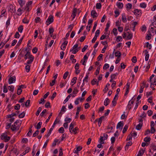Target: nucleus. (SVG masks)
<instances>
[{
    "label": "nucleus",
    "mask_w": 156,
    "mask_h": 156,
    "mask_svg": "<svg viewBox=\"0 0 156 156\" xmlns=\"http://www.w3.org/2000/svg\"><path fill=\"white\" fill-rule=\"evenodd\" d=\"M1 139L4 140L5 142H7L9 141L10 139L9 136H8L7 135L5 134H3L1 136Z\"/></svg>",
    "instance_id": "20e7f679"
},
{
    "label": "nucleus",
    "mask_w": 156,
    "mask_h": 156,
    "mask_svg": "<svg viewBox=\"0 0 156 156\" xmlns=\"http://www.w3.org/2000/svg\"><path fill=\"white\" fill-rule=\"evenodd\" d=\"M132 143L131 141H129L128 142L125 147V149L126 150V149H128V147L129 146H131L132 145Z\"/></svg>",
    "instance_id": "5701e85b"
},
{
    "label": "nucleus",
    "mask_w": 156,
    "mask_h": 156,
    "mask_svg": "<svg viewBox=\"0 0 156 156\" xmlns=\"http://www.w3.org/2000/svg\"><path fill=\"white\" fill-rule=\"evenodd\" d=\"M110 84H109V83H108L107 84V85L105 87L103 90V91L104 92H105L108 90V87L109 86H110Z\"/></svg>",
    "instance_id": "e2e57ef3"
},
{
    "label": "nucleus",
    "mask_w": 156,
    "mask_h": 156,
    "mask_svg": "<svg viewBox=\"0 0 156 156\" xmlns=\"http://www.w3.org/2000/svg\"><path fill=\"white\" fill-rule=\"evenodd\" d=\"M68 73L69 72L68 71H67L66 72H65L63 74V78L65 79H66L68 75Z\"/></svg>",
    "instance_id": "13d9d810"
},
{
    "label": "nucleus",
    "mask_w": 156,
    "mask_h": 156,
    "mask_svg": "<svg viewBox=\"0 0 156 156\" xmlns=\"http://www.w3.org/2000/svg\"><path fill=\"white\" fill-rule=\"evenodd\" d=\"M42 124V122H39L38 123L36 127V129H40L41 127Z\"/></svg>",
    "instance_id": "e433bc0d"
},
{
    "label": "nucleus",
    "mask_w": 156,
    "mask_h": 156,
    "mask_svg": "<svg viewBox=\"0 0 156 156\" xmlns=\"http://www.w3.org/2000/svg\"><path fill=\"white\" fill-rule=\"evenodd\" d=\"M146 84V83L145 82H143L140 85V88L141 89H144V88L145 87V85Z\"/></svg>",
    "instance_id": "4d7b16f0"
},
{
    "label": "nucleus",
    "mask_w": 156,
    "mask_h": 156,
    "mask_svg": "<svg viewBox=\"0 0 156 156\" xmlns=\"http://www.w3.org/2000/svg\"><path fill=\"white\" fill-rule=\"evenodd\" d=\"M29 58L30 59V60H28L27 63H24L25 64L28 65L31 64L34 61V57L32 55H30V56H29Z\"/></svg>",
    "instance_id": "0eeeda50"
},
{
    "label": "nucleus",
    "mask_w": 156,
    "mask_h": 156,
    "mask_svg": "<svg viewBox=\"0 0 156 156\" xmlns=\"http://www.w3.org/2000/svg\"><path fill=\"white\" fill-rule=\"evenodd\" d=\"M140 6L143 8H145L147 7V4L145 2L141 3L140 4Z\"/></svg>",
    "instance_id": "c85d7f7f"
},
{
    "label": "nucleus",
    "mask_w": 156,
    "mask_h": 156,
    "mask_svg": "<svg viewBox=\"0 0 156 156\" xmlns=\"http://www.w3.org/2000/svg\"><path fill=\"white\" fill-rule=\"evenodd\" d=\"M122 37L121 36H118L117 37L116 41L117 42H119V41H122Z\"/></svg>",
    "instance_id": "37998d69"
},
{
    "label": "nucleus",
    "mask_w": 156,
    "mask_h": 156,
    "mask_svg": "<svg viewBox=\"0 0 156 156\" xmlns=\"http://www.w3.org/2000/svg\"><path fill=\"white\" fill-rule=\"evenodd\" d=\"M101 7V5L100 3H98L96 4V7L97 9H100Z\"/></svg>",
    "instance_id": "79ce46f5"
},
{
    "label": "nucleus",
    "mask_w": 156,
    "mask_h": 156,
    "mask_svg": "<svg viewBox=\"0 0 156 156\" xmlns=\"http://www.w3.org/2000/svg\"><path fill=\"white\" fill-rule=\"evenodd\" d=\"M110 21H108V22L106 24V27L105 28V30L107 31H108V30L109 29V28L110 27Z\"/></svg>",
    "instance_id": "4c0bfd02"
},
{
    "label": "nucleus",
    "mask_w": 156,
    "mask_h": 156,
    "mask_svg": "<svg viewBox=\"0 0 156 156\" xmlns=\"http://www.w3.org/2000/svg\"><path fill=\"white\" fill-rule=\"evenodd\" d=\"M143 126V123H140L136 126V129L138 130H140Z\"/></svg>",
    "instance_id": "bb28decb"
},
{
    "label": "nucleus",
    "mask_w": 156,
    "mask_h": 156,
    "mask_svg": "<svg viewBox=\"0 0 156 156\" xmlns=\"http://www.w3.org/2000/svg\"><path fill=\"white\" fill-rule=\"evenodd\" d=\"M11 19V17H9L7 20L6 22V26L7 27L10 24V20Z\"/></svg>",
    "instance_id": "c756f323"
},
{
    "label": "nucleus",
    "mask_w": 156,
    "mask_h": 156,
    "mask_svg": "<svg viewBox=\"0 0 156 156\" xmlns=\"http://www.w3.org/2000/svg\"><path fill=\"white\" fill-rule=\"evenodd\" d=\"M145 151V149H142L139 151L138 153L139 154H140L142 156L143 155Z\"/></svg>",
    "instance_id": "f704fd0d"
},
{
    "label": "nucleus",
    "mask_w": 156,
    "mask_h": 156,
    "mask_svg": "<svg viewBox=\"0 0 156 156\" xmlns=\"http://www.w3.org/2000/svg\"><path fill=\"white\" fill-rule=\"evenodd\" d=\"M133 98H132V100L129 101V104L127 105V108H128L129 110H130L131 108V105H133L134 102V100L133 99Z\"/></svg>",
    "instance_id": "f8f14e48"
},
{
    "label": "nucleus",
    "mask_w": 156,
    "mask_h": 156,
    "mask_svg": "<svg viewBox=\"0 0 156 156\" xmlns=\"http://www.w3.org/2000/svg\"><path fill=\"white\" fill-rule=\"evenodd\" d=\"M116 5L118 8L122 9L123 7V4L122 2H117L116 3Z\"/></svg>",
    "instance_id": "4468645a"
},
{
    "label": "nucleus",
    "mask_w": 156,
    "mask_h": 156,
    "mask_svg": "<svg viewBox=\"0 0 156 156\" xmlns=\"http://www.w3.org/2000/svg\"><path fill=\"white\" fill-rule=\"evenodd\" d=\"M77 78L76 77H74L71 81V84H72V86H73L74 84L76 83V80Z\"/></svg>",
    "instance_id": "cd10ccee"
},
{
    "label": "nucleus",
    "mask_w": 156,
    "mask_h": 156,
    "mask_svg": "<svg viewBox=\"0 0 156 156\" xmlns=\"http://www.w3.org/2000/svg\"><path fill=\"white\" fill-rule=\"evenodd\" d=\"M105 118L104 116H102L99 119V121L98 123V125L99 126H101L102 120Z\"/></svg>",
    "instance_id": "b1692460"
},
{
    "label": "nucleus",
    "mask_w": 156,
    "mask_h": 156,
    "mask_svg": "<svg viewBox=\"0 0 156 156\" xmlns=\"http://www.w3.org/2000/svg\"><path fill=\"white\" fill-rule=\"evenodd\" d=\"M54 29L52 27H50L48 31L51 37H52V34L54 31Z\"/></svg>",
    "instance_id": "4be33fe9"
},
{
    "label": "nucleus",
    "mask_w": 156,
    "mask_h": 156,
    "mask_svg": "<svg viewBox=\"0 0 156 156\" xmlns=\"http://www.w3.org/2000/svg\"><path fill=\"white\" fill-rule=\"evenodd\" d=\"M18 3L21 7H22L25 4V1L23 0H19Z\"/></svg>",
    "instance_id": "a211bd4d"
},
{
    "label": "nucleus",
    "mask_w": 156,
    "mask_h": 156,
    "mask_svg": "<svg viewBox=\"0 0 156 156\" xmlns=\"http://www.w3.org/2000/svg\"><path fill=\"white\" fill-rule=\"evenodd\" d=\"M112 32L114 34V35L115 36H116L118 34V32L117 30V29L116 28H114L112 30Z\"/></svg>",
    "instance_id": "c03bdc74"
},
{
    "label": "nucleus",
    "mask_w": 156,
    "mask_h": 156,
    "mask_svg": "<svg viewBox=\"0 0 156 156\" xmlns=\"http://www.w3.org/2000/svg\"><path fill=\"white\" fill-rule=\"evenodd\" d=\"M74 26V24H72L69 25V26L68 28H69L70 27H71V29L70 30L68 31V32L66 34L65 38H64L65 39H66V38H67L68 37H69L70 32L72 31V29Z\"/></svg>",
    "instance_id": "423d86ee"
},
{
    "label": "nucleus",
    "mask_w": 156,
    "mask_h": 156,
    "mask_svg": "<svg viewBox=\"0 0 156 156\" xmlns=\"http://www.w3.org/2000/svg\"><path fill=\"white\" fill-rule=\"evenodd\" d=\"M23 30V26L22 25L20 26L18 28V31L20 33H22Z\"/></svg>",
    "instance_id": "8fccbe9b"
},
{
    "label": "nucleus",
    "mask_w": 156,
    "mask_h": 156,
    "mask_svg": "<svg viewBox=\"0 0 156 156\" xmlns=\"http://www.w3.org/2000/svg\"><path fill=\"white\" fill-rule=\"evenodd\" d=\"M133 12L135 15L137 16L141 15V11L140 10L136 9Z\"/></svg>",
    "instance_id": "1a4fd4ad"
},
{
    "label": "nucleus",
    "mask_w": 156,
    "mask_h": 156,
    "mask_svg": "<svg viewBox=\"0 0 156 156\" xmlns=\"http://www.w3.org/2000/svg\"><path fill=\"white\" fill-rule=\"evenodd\" d=\"M114 13L115 14V16L116 18L120 14V13L118 10H115L114 11Z\"/></svg>",
    "instance_id": "052dcab7"
},
{
    "label": "nucleus",
    "mask_w": 156,
    "mask_h": 156,
    "mask_svg": "<svg viewBox=\"0 0 156 156\" xmlns=\"http://www.w3.org/2000/svg\"><path fill=\"white\" fill-rule=\"evenodd\" d=\"M29 22V20H28L26 17H25L23 20V23L28 24Z\"/></svg>",
    "instance_id": "72a5a7b5"
},
{
    "label": "nucleus",
    "mask_w": 156,
    "mask_h": 156,
    "mask_svg": "<svg viewBox=\"0 0 156 156\" xmlns=\"http://www.w3.org/2000/svg\"><path fill=\"white\" fill-rule=\"evenodd\" d=\"M114 54L115 57H117L118 58H119L120 57L121 54L119 51H117L115 52H114Z\"/></svg>",
    "instance_id": "dca6fc26"
},
{
    "label": "nucleus",
    "mask_w": 156,
    "mask_h": 156,
    "mask_svg": "<svg viewBox=\"0 0 156 156\" xmlns=\"http://www.w3.org/2000/svg\"><path fill=\"white\" fill-rule=\"evenodd\" d=\"M53 16L52 15H50L48 16L46 22V24L47 25H48L52 23L53 22Z\"/></svg>",
    "instance_id": "7ed1b4c3"
},
{
    "label": "nucleus",
    "mask_w": 156,
    "mask_h": 156,
    "mask_svg": "<svg viewBox=\"0 0 156 156\" xmlns=\"http://www.w3.org/2000/svg\"><path fill=\"white\" fill-rule=\"evenodd\" d=\"M80 107H78L77 108V112L76 113V116H75L76 119H78V117H79L78 115L79 114V112L80 111Z\"/></svg>",
    "instance_id": "393cba45"
},
{
    "label": "nucleus",
    "mask_w": 156,
    "mask_h": 156,
    "mask_svg": "<svg viewBox=\"0 0 156 156\" xmlns=\"http://www.w3.org/2000/svg\"><path fill=\"white\" fill-rule=\"evenodd\" d=\"M30 148L29 147H27L26 150L22 153V154H23V155H25L27 153L29 152L30 151Z\"/></svg>",
    "instance_id": "473e14b6"
},
{
    "label": "nucleus",
    "mask_w": 156,
    "mask_h": 156,
    "mask_svg": "<svg viewBox=\"0 0 156 156\" xmlns=\"http://www.w3.org/2000/svg\"><path fill=\"white\" fill-rule=\"evenodd\" d=\"M74 123L72 122L70 125L69 127V130L71 133H72V130L74 129Z\"/></svg>",
    "instance_id": "6ab92c4d"
},
{
    "label": "nucleus",
    "mask_w": 156,
    "mask_h": 156,
    "mask_svg": "<svg viewBox=\"0 0 156 156\" xmlns=\"http://www.w3.org/2000/svg\"><path fill=\"white\" fill-rule=\"evenodd\" d=\"M16 122H15L14 125H12L11 127V129L12 131L17 130H19L20 128L19 125H16Z\"/></svg>",
    "instance_id": "39448f33"
},
{
    "label": "nucleus",
    "mask_w": 156,
    "mask_h": 156,
    "mask_svg": "<svg viewBox=\"0 0 156 156\" xmlns=\"http://www.w3.org/2000/svg\"><path fill=\"white\" fill-rule=\"evenodd\" d=\"M144 52L145 53V61H147L149 58V54H148V52L147 50H145Z\"/></svg>",
    "instance_id": "9b49d317"
},
{
    "label": "nucleus",
    "mask_w": 156,
    "mask_h": 156,
    "mask_svg": "<svg viewBox=\"0 0 156 156\" xmlns=\"http://www.w3.org/2000/svg\"><path fill=\"white\" fill-rule=\"evenodd\" d=\"M153 93V92L152 91L147 92L146 93V96L147 97H149V98H152V97L151 96L152 94Z\"/></svg>",
    "instance_id": "2f4dec72"
},
{
    "label": "nucleus",
    "mask_w": 156,
    "mask_h": 156,
    "mask_svg": "<svg viewBox=\"0 0 156 156\" xmlns=\"http://www.w3.org/2000/svg\"><path fill=\"white\" fill-rule=\"evenodd\" d=\"M37 48L36 47H34L32 51L33 53L35 54L37 52Z\"/></svg>",
    "instance_id": "69168bd1"
},
{
    "label": "nucleus",
    "mask_w": 156,
    "mask_h": 156,
    "mask_svg": "<svg viewBox=\"0 0 156 156\" xmlns=\"http://www.w3.org/2000/svg\"><path fill=\"white\" fill-rule=\"evenodd\" d=\"M25 114V113L24 112H22L19 115V117L20 118H23L24 117Z\"/></svg>",
    "instance_id": "864d4df0"
},
{
    "label": "nucleus",
    "mask_w": 156,
    "mask_h": 156,
    "mask_svg": "<svg viewBox=\"0 0 156 156\" xmlns=\"http://www.w3.org/2000/svg\"><path fill=\"white\" fill-rule=\"evenodd\" d=\"M132 61L133 63H136L137 62L136 58V56L133 57L132 58Z\"/></svg>",
    "instance_id": "680f3d73"
},
{
    "label": "nucleus",
    "mask_w": 156,
    "mask_h": 156,
    "mask_svg": "<svg viewBox=\"0 0 156 156\" xmlns=\"http://www.w3.org/2000/svg\"><path fill=\"white\" fill-rule=\"evenodd\" d=\"M30 6L26 5L24 8V10H26L27 12H29L30 10Z\"/></svg>",
    "instance_id": "a18cd8bd"
},
{
    "label": "nucleus",
    "mask_w": 156,
    "mask_h": 156,
    "mask_svg": "<svg viewBox=\"0 0 156 156\" xmlns=\"http://www.w3.org/2000/svg\"><path fill=\"white\" fill-rule=\"evenodd\" d=\"M41 107H40L38 108V109L35 114L36 115L38 116L39 115V113L41 111Z\"/></svg>",
    "instance_id": "49530a36"
},
{
    "label": "nucleus",
    "mask_w": 156,
    "mask_h": 156,
    "mask_svg": "<svg viewBox=\"0 0 156 156\" xmlns=\"http://www.w3.org/2000/svg\"><path fill=\"white\" fill-rule=\"evenodd\" d=\"M110 102V101L108 98H106L104 102V105L105 106H107Z\"/></svg>",
    "instance_id": "7c9ffc66"
},
{
    "label": "nucleus",
    "mask_w": 156,
    "mask_h": 156,
    "mask_svg": "<svg viewBox=\"0 0 156 156\" xmlns=\"http://www.w3.org/2000/svg\"><path fill=\"white\" fill-rule=\"evenodd\" d=\"M117 99V98H114L113 100L112 101V104L114 106L116 105V100Z\"/></svg>",
    "instance_id": "09e8293b"
},
{
    "label": "nucleus",
    "mask_w": 156,
    "mask_h": 156,
    "mask_svg": "<svg viewBox=\"0 0 156 156\" xmlns=\"http://www.w3.org/2000/svg\"><path fill=\"white\" fill-rule=\"evenodd\" d=\"M8 88L9 90L13 92L14 91V86L12 85L9 86L8 87Z\"/></svg>",
    "instance_id": "a19ab883"
},
{
    "label": "nucleus",
    "mask_w": 156,
    "mask_h": 156,
    "mask_svg": "<svg viewBox=\"0 0 156 156\" xmlns=\"http://www.w3.org/2000/svg\"><path fill=\"white\" fill-rule=\"evenodd\" d=\"M91 15L94 18L97 17L98 16L97 12L95 10H93L91 11Z\"/></svg>",
    "instance_id": "ddd939ff"
},
{
    "label": "nucleus",
    "mask_w": 156,
    "mask_h": 156,
    "mask_svg": "<svg viewBox=\"0 0 156 156\" xmlns=\"http://www.w3.org/2000/svg\"><path fill=\"white\" fill-rule=\"evenodd\" d=\"M22 86H23V85H21L17 89V93L18 95H20L22 92V90L21 89Z\"/></svg>",
    "instance_id": "f3484780"
},
{
    "label": "nucleus",
    "mask_w": 156,
    "mask_h": 156,
    "mask_svg": "<svg viewBox=\"0 0 156 156\" xmlns=\"http://www.w3.org/2000/svg\"><path fill=\"white\" fill-rule=\"evenodd\" d=\"M109 65L108 63H105L103 67V69H106L109 68Z\"/></svg>",
    "instance_id": "6e6d98bb"
},
{
    "label": "nucleus",
    "mask_w": 156,
    "mask_h": 156,
    "mask_svg": "<svg viewBox=\"0 0 156 156\" xmlns=\"http://www.w3.org/2000/svg\"><path fill=\"white\" fill-rule=\"evenodd\" d=\"M7 91L8 89L6 87V85L5 84L3 86V92L5 93H6L7 92Z\"/></svg>",
    "instance_id": "5fc2aeb1"
},
{
    "label": "nucleus",
    "mask_w": 156,
    "mask_h": 156,
    "mask_svg": "<svg viewBox=\"0 0 156 156\" xmlns=\"http://www.w3.org/2000/svg\"><path fill=\"white\" fill-rule=\"evenodd\" d=\"M79 90L76 87L74 88L72 93V97L73 98L76 96V94L78 93Z\"/></svg>",
    "instance_id": "9d476101"
},
{
    "label": "nucleus",
    "mask_w": 156,
    "mask_h": 156,
    "mask_svg": "<svg viewBox=\"0 0 156 156\" xmlns=\"http://www.w3.org/2000/svg\"><path fill=\"white\" fill-rule=\"evenodd\" d=\"M154 76V74H152L149 78V81L151 83L150 87L151 88H153V90H154L155 89L154 87L156 85V77L154 78L153 82L151 80Z\"/></svg>",
    "instance_id": "f257e3e1"
},
{
    "label": "nucleus",
    "mask_w": 156,
    "mask_h": 156,
    "mask_svg": "<svg viewBox=\"0 0 156 156\" xmlns=\"http://www.w3.org/2000/svg\"><path fill=\"white\" fill-rule=\"evenodd\" d=\"M25 66V69L27 72H29L30 70V66L27 65Z\"/></svg>",
    "instance_id": "de8ad7c7"
},
{
    "label": "nucleus",
    "mask_w": 156,
    "mask_h": 156,
    "mask_svg": "<svg viewBox=\"0 0 156 156\" xmlns=\"http://www.w3.org/2000/svg\"><path fill=\"white\" fill-rule=\"evenodd\" d=\"M153 20L154 21V22L151 25V26L154 25V23H156V15L154 16L153 17Z\"/></svg>",
    "instance_id": "338daca9"
},
{
    "label": "nucleus",
    "mask_w": 156,
    "mask_h": 156,
    "mask_svg": "<svg viewBox=\"0 0 156 156\" xmlns=\"http://www.w3.org/2000/svg\"><path fill=\"white\" fill-rule=\"evenodd\" d=\"M127 34H128V35L127 36L128 40H130L133 37V34L132 33H129V32H127Z\"/></svg>",
    "instance_id": "a878e982"
},
{
    "label": "nucleus",
    "mask_w": 156,
    "mask_h": 156,
    "mask_svg": "<svg viewBox=\"0 0 156 156\" xmlns=\"http://www.w3.org/2000/svg\"><path fill=\"white\" fill-rule=\"evenodd\" d=\"M151 38V33H150L147 34L146 37V38L147 40H150Z\"/></svg>",
    "instance_id": "3c124183"
},
{
    "label": "nucleus",
    "mask_w": 156,
    "mask_h": 156,
    "mask_svg": "<svg viewBox=\"0 0 156 156\" xmlns=\"http://www.w3.org/2000/svg\"><path fill=\"white\" fill-rule=\"evenodd\" d=\"M122 19L123 22L126 23L127 22V20L125 16V14L124 13H123L122 14Z\"/></svg>",
    "instance_id": "412c9836"
},
{
    "label": "nucleus",
    "mask_w": 156,
    "mask_h": 156,
    "mask_svg": "<svg viewBox=\"0 0 156 156\" xmlns=\"http://www.w3.org/2000/svg\"><path fill=\"white\" fill-rule=\"evenodd\" d=\"M132 5L130 3H127L126 6V8L127 11H129L132 8Z\"/></svg>",
    "instance_id": "2eb2a0df"
},
{
    "label": "nucleus",
    "mask_w": 156,
    "mask_h": 156,
    "mask_svg": "<svg viewBox=\"0 0 156 156\" xmlns=\"http://www.w3.org/2000/svg\"><path fill=\"white\" fill-rule=\"evenodd\" d=\"M78 46V44H75L72 48L70 49V51L71 52L72 51L73 54H76L79 51V50L77 48Z\"/></svg>",
    "instance_id": "f03ea898"
},
{
    "label": "nucleus",
    "mask_w": 156,
    "mask_h": 156,
    "mask_svg": "<svg viewBox=\"0 0 156 156\" xmlns=\"http://www.w3.org/2000/svg\"><path fill=\"white\" fill-rule=\"evenodd\" d=\"M146 47L148 48L149 49H151V48L152 46L151 44H149L148 42L146 43Z\"/></svg>",
    "instance_id": "bf43d9fd"
},
{
    "label": "nucleus",
    "mask_w": 156,
    "mask_h": 156,
    "mask_svg": "<svg viewBox=\"0 0 156 156\" xmlns=\"http://www.w3.org/2000/svg\"><path fill=\"white\" fill-rule=\"evenodd\" d=\"M151 140V138L150 137H145L144 139V141L146 142H150Z\"/></svg>",
    "instance_id": "603ef678"
},
{
    "label": "nucleus",
    "mask_w": 156,
    "mask_h": 156,
    "mask_svg": "<svg viewBox=\"0 0 156 156\" xmlns=\"http://www.w3.org/2000/svg\"><path fill=\"white\" fill-rule=\"evenodd\" d=\"M97 23L96 22H94V26L93 27V29L92 30V33H94V32L95 31V30L96 28V27L97 26Z\"/></svg>",
    "instance_id": "ea45409f"
},
{
    "label": "nucleus",
    "mask_w": 156,
    "mask_h": 156,
    "mask_svg": "<svg viewBox=\"0 0 156 156\" xmlns=\"http://www.w3.org/2000/svg\"><path fill=\"white\" fill-rule=\"evenodd\" d=\"M82 147L81 146H79V147H78L76 148V150L75 151V153H77L79 151H80L82 150Z\"/></svg>",
    "instance_id": "c9c22d12"
},
{
    "label": "nucleus",
    "mask_w": 156,
    "mask_h": 156,
    "mask_svg": "<svg viewBox=\"0 0 156 156\" xmlns=\"http://www.w3.org/2000/svg\"><path fill=\"white\" fill-rule=\"evenodd\" d=\"M16 78L15 76H13L10 77L9 79L8 82L9 84H11L15 83L16 81Z\"/></svg>",
    "instance_id": "6e6552de"
},
{
    "label": "nucleus",
    "mask_w": 156,
    "mask_h": 156,
    "mask_svg": "<svg viewBox=\"0 0 156 156\" xmlns=\"http://www.w3.org/2000/svg\"><path fill=\"white\" fill-rule=\"evenodd\" d=\"M147 113L149 116H151L152 115L153 112L151 110H149L147 112Z\"/></svg>",
    "instance_id": "774afa93"
},
{
    "label": "nucleus",
    "mask_w": 156,
    "mask_h": 156,
    "mask_svg": "<svg viewBox=\"0 0 156 156\" xmlns=\"http://www.w3.org/2000/svg\"><path fill=\"white\" fill-rule=\"evenodd\" d=\"M123 126V122L122 121L119 122L117 126V129L119 128L120 127H122Z\"/></svg>",
    "instance_id": "aec40b11"
},
{
    "label": "nucleus",
    "mask_w": 156,
    "mask_h": 156,
    "mask_svg": "<svg viewBox=\"0 0 156 156\" xmlns=\"http://www.w3.org/2000/svg\"><path fill=\"white\" fill-rule=\"evenodd\" d=\"M128 128V126L126 125H125L123 128V130L122 131V133H125L126 132V131L127 130Z\"/></svg>",
    "instance_id": "0e129e2a"
},
{
    "label": "nucleus",
    "mask_w": 156,
    "mask_h": 156,
    "mask_svg": "<svg viewBox=\"0 0 156 156\" xmlns=\"http://www.w3.org/2000/svg\"><path fill=\"white\" fill-rule=\"evenodd\" d=\"M97 82V85H98V82L97 81V80L96 79H93L91 81V84L92 85H94L95 84V83Z\"/></svg>",
    "instance_id": "58836bf2"
}]
</instances>
